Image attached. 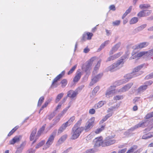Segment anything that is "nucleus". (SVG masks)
<instances>
[{
    "label": "nucleus",
    "instance_id": "f257e3e1",
    "mask_svg": "<svg viewBox=\"0 0 153 153\" xmlns=\"http://www.w3.org/2000/svg\"><path fill=\"white\" fill-rule=\"evenodd\" d=\"M148 65V64L144 63L137 66L133 70L132 72L131 73L127 74L125 76V79L117 81L115 82V84L119 85L128 82L129 80L132 78L137 76L143 73L142 71H139L143 68H146Z\"/></svg>",
    "mask_w": 153,
    "mask_h": 153
},
{
    "label": "nucleus",
    "instance_id": "f03ea898",
    "mask_svg": "<svg viewBox=\"0 0 153 153\" xmlns=\"http://www.w3.org/2000/svg\"><path fill=\"white\" fill-rule=\"evenodd\" d=\"M81 123V120L78 121L72 128L71 132V138L72 140H75L78 138L83 131V128L79 127Z\"/></svg>",
    "mask_w": 153,
    "mask_h": 153
},
{
    "label": "nucleus",
    "instance_id": "7ed1b4c3",
    "mask_svg": "<svg viewBox=\"0 0 153 153\" xmlns=\"http://www.w3.org/2000/svg\"><path fill=\"white\" fill-rule=\"evenodd\" d=\"M127 57L126 55L121 57V59L117 61L116 63L108 67L107 68L108 71L113 72L121 68L123 65L125 60Z\"/></svg>",
    "mask_w": 153,
    "mask_h": 153
},
{
    "label": "nucleus",
    "instance_id": "20e7f679",
    "mask_svg": "<svg viewBox=\"0 0 153 153\" xmlns=\"http://www.w3.org/2000/svg\"><path fill=\"white\" fill-rule=\"evenodd\" d=\"M95 118L92 117L86 122L84 127V130L86 131H89L93 126Z\"/></svg>",
    "mask_w": 153,
    "mask_h": 153
},
{
    "label": "nucleus",
    "instance_id": "39448f33",
    "mask_svg": "<svg viewBox=\"0 0 153 153\" xmlns=\"http://www.w3.org/2000/svg\"><path fill=\"white\" fill-rule=\"evenodd\" d=\"M94 142L95 143L94 145L95 147H98L100 146L104 147V141H102V137L95 138L94 140Z\"/></svg>",
    "mask_w": 153,
    "mask_h": 153
},
{
    "label": "nucleus",
    "instance_id": "423d86ee",
    "mask_svg": "<svg viewBox=\"0 0 153 153\" xmlns=\"http://www.w3.org/2000/svg\"><path fill=\"white\" fill-rule=\"evenodd\" d=\"M57 130H55L53 132L51 135L49 137L48 141L46 143V145L47 147H49L53 143L56 132Z\"/></svg>",
    "mask_w": 153,
    "mask_h": 153
},
{
    "label": "nucleus",
    "instance_id": "0eeeda50",
    "mask_svg": "<svg viewBox=\"0 0 153 153\" xmlns=\"http://www.w3.org/2000/svg\"><path fill=\"white\" fill-rule=\"evenodd\" d=\"M133 85L132 82L128 84L124 87L119 89H117L116 91L118 93H123L128 91Z\"/></svg>",
    "mask_w": 153,
    "mask_h": 153
},
{
    "label": "nucleus",
    "instance_id": "6e6552de",
    "mask_svg": "<svg viewBox=\"0 0 153 153\" xmlns=\"http://www.w3.org/2000/svg\"><path fill=\"white\" fill-rule=\"evenodd\" d=\"M116 142V140L109 137H107L104 140V146L112 145Z\"/></svg>",
    "mask_w": 153,
    "mask_h": 153
},
{
    "label": "nucleus",
    "instance_id": "1a4fd4ad",
    "mask_svg": "<svg viewBox=\"0 0 153 153\" xmlns=\"http://www.w3.org/2000/svg\"><path fill=\"white\" fill-rule=\"evenodd\" d=\"M151 10H143L140 11L138 14L137 16L140 17H143L149 15L151 13Z\"/></svg>",
    "mask_w": 153,
    "mask_h": 153
},
{
    "label": "nucleus",
    "instance_id": "9d476101",
    "mask_svg": "<svg viewBox=\"0 0 153 153\" xmlns=\"http://www.w3.org/2000/svg\"><path fill=\"white\" fill-rule=\"evenodd\" d=\"M118 93L116 90H112L111 88L108 89L106 91L105 93V96L107 98H109L112 96L113 94L115 93Z\"/></svg>",
    "mask_w": 153,
    "mask_h": 153
},
{
    "label": "nucleus",
    "instance_id": "9b49d317",
    "mask_svg": "<svg viewBox=\"0 0 153 153\" xmlns=\"http://www.w3.org/2000/svg\"><path fill=\"white\" fill-rule=\"evenodd\" d=\"M103 74L101 73L98 74L97 76L92 78L91 81L90 83V85L91 86L93 85L94 84L97 82L99 79H100L102 76Z\"/></svg>",
    "mask_w": 153,
    "mask_h": 153
},
{
    "label": "nucleus",
    "instance_id": "f8f14e48",
    "mask_svg": "<svg viewBox=\"0 0 153 153\" xmlns=\"http://www.w3.org/2000/svg\"><path fill=\"white\" fill-rule=\"evenodd\" d=\"M22 136L21 135L16 136L10 141V144L13 145L15 143H18L21 139Z\"/></svg>",
    "mask_w": 153,
    "mask_h": 153
},
{
    "label": "nucleus",
    "instance_id": "ddd939ff",
    "mask_svg": "<svg viewBox=\"0 0 153 153\" xmlns=\"http://www.w3.org/2000/svg\"><path fill=\"white\" fill-rule=\"evenodd\" d=\"M149 44V43L147 42H144L140 43L135 45L134 49H138L143 48L146 47Z\"/></svg>",
    "mask_w": 153,
    "mask_h": 153
},
{
    "label": "nucleus",
    "instance_id": "4468645a",
    "mask_svg": "<svg viewBox=\"0 0 153 153\" xmlns=\"http://www.w3.org/2000/svg\"><path fill=\"white\" fill-rule=\"evenodd\" d=\"M82 74L81 72L79 71H77L75 76L73 79V82L74 83L77 82L80 79Z\"/></svg>",
    "mask_w": 153,
    "mask_h": 153
},
{
    "label": "nucleus",
    "instance_id": "2eb2a0df",
    "mask_svg": "<svg viewBox=\"0 0 153 153\" xmlns=\"http://www.w3.org/2000/svg\"><path fill=\"white\" fill-rule=\"evenodd\" d=\"M122 54L121 53H118L113 55L109 57L107 59L106 62L114 60L119 57Z\"/></svg>",
    "mask_w": 153,
    "mask_h": 153
},
{
    "label": "nucleus",
    "instance_id": "dca6fc26",
    "mask_svg": "<svg viewBox=\"0 0 153 153\" xmlns=\"http://www.w3.org/2000/svg\"><path fill=\"white\" fill-rule=\"evenodd\" d=\"M78 94V92L77 91H74L71 90L68 92L67 97L73 98L77 95Z\"/></svg>",
    "mask_w": 153,
    "mask_h": 153
},
{
    "label": "nucleus",
    "instance_id": "f3484780",
    "mask_svg": "<svg viewBox=\"0 0 153 153\" xmlns=\"http://www.w3.org/2000/svg\"><path fill=\"white\" fill-rule=\"evenodd\" d=\"M93 35L92 33H89V32H87L86 33H85L83 34L82 38V40L85 41L86 39V36H87V39L88 40H90L91 39Z\"/></svg>",
    "mask_w": 153,
    "mask_h": 153
},
{
    "label": "nucleus",
    "instance_id": "a211bd4d",
    "mask_svg": "<svg viewBox=\"0 0 153 153\" xmlns=\"http://www.w3.org/2000/svg\"><path fill=\"white\" fill-rule=\"evenodd\" d=\"M61 78V75H58L56 77H55L53 80L51 86L52 87H56L58 85L56 83Z\"/></svg>",
    "mask_w": 153,
    "mask_h": 153
},
{
    "label": "nucleus",
    "instance_id": "6ab92c4d",
    "mask_svg": "<svg viewBox=\"0 0 153 153\" xmlns=\"http://www.w3.org/2000/svg\"><path fill=\"white\" fill-rule=\"evenodd\" d=\"M137 148V146L134 145L131 146L130 149L128 150L126 153H137V150L136 151Z\"/></svg>",
    "mask_w": 153,
    "mask_h": 153
},
{
    "label": "nucleus",
    "instance_id": "aec40b11",
    "mask_svg": "<svg viewBox=\"0 0 153 153\" xmlns=\"http://www.w3.org/2000/svg\"><path fill=\"white\" fill-rule=\"evenodd\" d=\"M106 103L105 101H100L98 103L95 105L94 107L95 109H97L102 107L104 104Z\"/></svg>",
    "mask_w": 153,
    "mask_h": 153
},
{
    "label": "nucleus",
    "instance_id": "412c9836",
    "mask_svg": "<svg viewBox=\"0 0 153 153\" xmlns=\"http://www.w3.org/2000/svg\"><path fill=\"white\" fill-rule=\"evenodd\" d=\"M68 126L65 123H63L58 129V134H59L61 133Z\"/></svg>",
    "mask_w": 153,
    "mask_h": 153
},
{
    "label": "nucleus",
    "instance_id": "4be33fe9",
    "mask_svg": "<svg viewBox=\"0 0 153 153\" xmlns=\"http://www.w3.org/2000/svg\"><path fill=\"white\" fill-rule=\"evenodd\" d=\"M91 63L90 62H88V63L86 66L82 68V69L85 72H87L90 71L91 69Z\"/></svg>",
    "mask_w": 153,
    "mask_h": 153
},
{
    "label": "nucleus",
    "instance_id": "5701e85b",
    "mask_svg": "<svg viewBox=\"0 0 153 153\" xmlns=\"http://www.w3.org/2000/svg\"><path fill=\"white\" fill-rule=\"evenodd\" d=\"M146 26L147 25L146 24H143L136 28L134 30L137 33L142 30L143 29L145 28L146 27Z\"/></svg>",
    "mask_w": 153,
    "mask_h": 153
},
{
    "label": "nucleus",
    "instance_id": "b1692460",
    "mask_svg": "<svg viewBox=\"0 0 153 153\" xmlns=\"http://www.w3.org/2000/svg\"><path fill=\"white\" fill-rule=\"evenodd\" d=\"M75 119V117L74 116L72 117L68 120V121L66 122L65 123L68 126H70L72 122L74 121Z\"/></svg>",
    "mask_w": 153,
    "mask_h": 153
},
{
    "label": "nucleus",
    "instance_id": "393cba45",
    "mask_svg": "<svg viewBox=\"0 0 153 153\" xmlns=\"http://www.w3.org/2000/svg\"><path fill=\"white\" fill-rule=\"evenodd\" d=\"M147 88V85H144L141 86L137 89V91L139 93L143 92Z\"/></svg>",
    "mask_w": 153,
    "mask_h": 153
},
{
    "label": "nucleus",
    "instance_id": "a878e982",
    "mask_svg": "<svg viewBox=\"0 0 153 153\" xmlns=\"http://www.w3.org/2000/svg\"><path fill=\"white\" fill-rule=\"evenodd\" d=\"M153 137V135L151 133H149L144 134L142 137V138L143 139H147Z\"/></svg>",
    "mask_w": 153,
    "mask_h": 153
},
{
    "label": "nucleus",
    "instance_id": "bb28decb",
    "mask_svg": "<svg viewBox=\"0 0 153 153\" xmlns=\"http://www.w3.org/2000/svg\"><path fill=\"white\" fill-rule=\"evenodd\" d=\"M132 6H130L128 9L127 10L125 13L123 14L122 16V19H123L131 10Z\"/></svg>",
    "mask_w": 153,
    "mask_h": 153
},
{
    "label": "nucleus",
    "instance_id": "cd10ccee",
    "mask_svg": "<svg viewBox=\"0 0 153 153\" xmlns=\"http://www.w3.org/2000/svg\"><path fill=\"white\" fill-rule=\"evenodd\" d=\"M147 125V123L146 122H140L136 125L137 128L140 127L143 128L145 127Z\"/></svg>",
    "mask_w": 153,
    "mask_h": 153
},
{
    "label": "nucleus",
    "instance_id": "c85d7f7f",
    "mask_svg": "<svg viewBox=\"0 0 153 153\" xmlns=\"http://www.w3.org/2000/svg\"><path fill=\"white\" fill-rule=\"evenodd\" d=\"M36 131L37 129L36 128H35L32 131L30 136V140L32 141L33 140L34 137L36 134Z\"/></svg>",
    "mask_w": 153,
    "mask_h": 153
},
{
    "label": "nucleus",
    "instance_id": "c756f323",
    "mask_svg": "<svg viewBox=\"0 0 153 153\" xmlns=\"http://www.w3.org/2000/svg\"><path fill=\"white\" fill-rule=\"evenodd\" d=\"M101 62V60H99L97 63L94 68V70L93 72V73L94 74L96 72V71L99 68L100 66V63Z\"/></svg>",
    "mask_w": 153,
    "mask_h": 153
},
{
    "label": "nucleus",
    "instance_id": "7c9ffc66",
    "mask_svg": "<svg viewBox=\"0 0 153 153\" xmlns=\"http://www.w3.org/2000/svg\"><path fill=\"white\" fill-rule=\"evenodd\" d=\"M63 95L64 93H61L58 94L55 100L56 102L57 103L59 102L60 100L63 97Z\"/></svg>",
    "mask_w": 153,
    "mask_h": 153
},
{
    "label": "nucleus",
    "instance_id": "2f4dec72",
    "mask_svg": "<svg viewBox=\"0 0 153 153\" xmlns=\"http://www.w3.org/2000/svg\"><path fill=\"white\" fill-rule=\"evenodd\" d=\"M70 107V106L69 105L64 109L59 114V116L61 117L63 116L64 114L66 113Z\"/></svg>",
    "mask_w": 153,
    "mask_h": 153
},
{
    "label": "nucleus",
    "instance_id": "473e14b6",
    "mask_svg": "<svg viewBox=\"0 0 153 153\" xmlns=\"http://www.w3.org/2000/svg\"><path fill=\"white\" fill-rule=\"evenodd\" d=\"M70 107V106L69 105L64 109L59 114V116L61 117L63 116L64 114L66 113Z\"/></svg>",
    "mask_w": 153,
    "mask_h": 153
},
{
    "label": "nucleus",
    "instance_id": "72a5a7b5",
    "mask_svg": "<svg viewBox=\"0 0 153 153\" xmlns=\"http://www.w3.org/2000/svg\"><path fill=\"white\" fill-rule=\"evenodd\" d=\"M137 57H140L143 56H147V52L146 51H142L139 52L137 54Z\"/></svg>",
    "mask_w": 153,
    "mask_h": 153
},
{
    "label": "nucleus",
    "instance_id": "f704fd0d",
    "mask_svg": "<svg viewBox=\"0 0 153 153\" xmlns=\"http://www.w3.org/2000/svg\"><path fill=\"white\" fill-rule=\"evenodd\" d=\"M138 20V18L137 17H134L132 18L130 21V24H133L137 23Z\"/></svg>",
    "mask_w": 153,
    "mask_h": 153
},
{
    "label": "nucleus",
    "instance_id": "c9c22d12",
    "mask_svg": "<svg viewBox=\"0 0 153 153\" xmlns=\"http://www.w3.org/2000/svg\"><path fill=\"white\" fill-rule=\"evenodd\" d=\"M150 7L149 4H141L139 6V7L140 9H143L148 8Z\"/></svg>",
    "mask_w": 153,
    "mask_h": 153
},
{
    "label": "nucleus",
    "instance_id": "e433bc0d",
    "mask_svg": "<svg viewBox=\"0 0 153 153\" xmlns=\"http://www.w3.org/2000/svg\"><path fill=\"white\" fill-rule=\"evenodd\" d=\"M105 126H102L100 128L97 129L95 131V133L96 134H98L100 133L104 129Z\"/></svg>",
    "mask_w": 153,
    "mask_h": 153
},
{
    "label": "nucleus",
    "instance_id": "4c0bfd02",
    "mask_svg": "<svg viewBox=\"0 0 153 153\" xmlns=\"http://www.w3.org/2000/svg\"><path fill=\"white\" fill-rule=\"evenodd\" d=\"M67 135H63L60 138L58 142L60 143H62L66 139L67 137Z\"/></svg>",
    "mask_w": 153,
    "mask_h": 153
},
{
    "label": "nucleus",
    "instance_id": "58836bf2",
    "mask_svg": "<svg viewBox=\"0 0 153 153\" xmlns=\"http://www.w3.org/2000/svg\"><path fill=\"white\" fill-rule=\"evenodd\" d=\"M25 146V143H22L19 146V147H18L17 150L19 151L21 153L23 150Z\"/></svg>",
    "mask_w": 153,
    "mask_h": 153
},
{
    "label": "nucleus",
    "instance_id": "ea45409f",
    "mask_svg": "<svg viewBox=\"0 0 153 153\" xmlns=\"http://www.w3.org/2000/svg\"><path fill=\"white\" fill-rule=\"evenodd\" d=\"M45 128V126H43L38 131L36 136L39 137L41 135V133H42V132L44 130Z\"/></svg>",
    "mask_w": 153,
    "mask_h": 153
},
{
    "label": "nucleus",
    "instance_id": "a19ab883",
    "mask_svg": "<svg viewBox=\"0 0 153 153\" xmlns=\"http://www.w3.org/2000/svg\"><path fill=\"white\" fill-rule=\"evenodd\" d=\"M100 89L99 86H97L92 91V94L93 95H95L96 93Z\"/></svg>",
    "mask_w": 153,
    "mask_h": 153
},
{
    "label": "nucleus",
    "instance_id": "79ce46f5",
    "mask_svg": "<svg viewBox=\"0 0 153 153\" xmlns=\"http://www.w3.org/2000/svg\"><path fill=\"white\" fill-rule=\"evenodd\" d=\"M120 46V43H118L115 45L112 48L114 50V52H115L118 49Z\"/></svg>",
    "mask_w": 153,
    "mask_h": 153
},
{
    "label": "nucleus",
    "instance_id": "37998d69",
    "mask_svg": "<svg viewBox=\"0 0 153 153\" xmlns=\"http://www.w3.org/2000/svg\"><path fill=\"white\" fill-rule=\"evenodd\" d=\"M61 83L62 84V87L64 88L66 86L67 83V80L65 79H63L62 80Z\"/></svg>",
    "mask_w": 153,
    "mask_h": 153
},
{
    "label": "nucleus",
    "instance_id": "c03bdc74",
    "mask_svg": "<svg viewBox=\"0 0 153 153\" xmlns=\"http://www.w3.org/2000/svg\"><path fill=\"white\" fill-rule=\"evenodd\" d=\"M45 142L44 141L42 140L38 143L37 145L36 146L35 148L36 149H38L39 147L43 146L45 143Z\"/></svg>",
    "mask_w": 153,
    "mask_h": 153
},
{
    "label": "nucleus",
    "instance_id": "a18cd8bd",
    "mask_svg": "<svg viewBox=\"0 0 153 153\" xmlns=\"http://www.w3.org/2000/svg\"><path fill=\"white\" fill-rule=\"evenodd\" d=\"M76 65H75L68 72V75H70L75 70L76 68Z\"/></svg>",
    "mask_w": 153,
    "mask_h": 153
},
{
    "label": "nucleus",
    "instance_id": "49530a36",
    "mask_svg": "<svg viewBox=\"0 0 153 153\" xmlns=\"http://www.w3.org/2000/svg\"><path fill=\"white\" fill-rule=\"evenodd\" d=\"M55 114H56V113L55 111H53V112H52L50 114H49L48 116V119L50 120H51L54 116Z\"/></svg>",
    "mask_w": 153,
    "mask_h": 153
},
{
    "label": "nucleus",
    "instance_id": "de8ad7c7",
    "mask_svg": "<svg viewBox=\"0 0 153 153\" xmlns=\"http://www.w3.org/2000/svg\"><path fill=\"white\" fill-rule=\"evenodd\" d=\"M44 100V97H41L39 98V101L38 103V106H40L43 102Z\"/></svg>",
    "mask_w": 153,
    "mask_h": 153
},
{
    "label": "nucleus",
    "instance_id": "09e8293b",
    "mask_svg": "<svg viewBox=\"0 0 153 153\" xmlns=\"http://www.w3.org/2000/svg\"><path fill=\"white\" fill-rule=\"evenodd\" d=\"M152 78H153V72L147 75L146 76L145 79H149Z\"/></svg>",
    "mask_w": 153,
    "mask_h": 153
},
{
    "label": "nucleus",
    "instance_id": "8fccbe9b",
    "mask_svg": "<svg viewBox=\"0 0 153 153\" xmlns=\"http://www.w3.org/2000/svg\"><path fill=\"white\" fill-rule=\"evenodd\" d=\"M109 40H106V41H105L100 46H101V47L103 48L106 45L108 44L109 43Z\"/></svg>",
    "mask_w": 153,
    "mask_h": 153
},
{
    "label": "nucleus",
    "instance_id": "3c124183",
    "mask_svg": "<svg viewBox=\"0 0 153 153\" xmlns=\"http://www.w3.org/2000/svg\"><path fill=\"white\" fill-rule=\"evenodd\" d=\"M123 98V96L121 95H117L114 97V100H119L122 99Z\"/></svg>",
    "mask_w": 153,
    "mask_h": 153
},
{
    "label": "nucleus",
    "instance_id": "603ef678",
    "mask_svg": "<svg viewBox=\"0 0 153 153\" xmlns=\"http://www.w3.org/2000/svg\"><path fill=\"white\" fill-rule=\"evenodd\" d=\"M147 52V56H152L153 55V49L149 50L146 51Z\"/></svg>",
    "mask_w": 153,
    "mask_h": 153
},
{
    "label": "nucleus",
    "instance_id": "864d4df0",
    "mask_svg": "<svg viewBox=\"0 0 153 153\" xmlns=\"http://www.w3.org/2000/svg\"><path fill=\"white\" fill-rule=\"evenodd\" d=\"M120 23V20H116L113 22L112 24L114 26H118V25Z\"/></svg>",
    "mask_w": 153,
    "mask_h": 153
},
{
    "label": "nucleus",
    "instance_id": "5fc2aeb1",
    "mask_svg": "<svg viewBox=\"0 0 153 153\" xmlns=\"http://www.w3.org/2000/svg\"><path fill=\"white\" fill-rule=\"evenodd\" d=\"M153 83V82L152 80H149L146 82L145 83V85H147V87L148 85H151Z\"/></svg>",
    "mask_w": 153,
    "mask_h": 153
},
{
    "label": "nucleus",
    "instance_id": "6e6d98bb",
    "mask_svg": "<svg viewBox=\"0 0 153 153\" xmlns=\"http://www.w3.org/2000/svg\"><path fill=\"white\" fill-rule=\"evenodd\" d=\"M137 126L136 125H135L133 127L131 128H130L129 130H128L129 131H133L134 130H135V129H137Z\"/></svg>",
    "mask_w": 153,
    "mask_h": 153
},
{
    "label": "nucleus",
    "instance_id": "4d7b16f0",
    "mask_svg": "<svg viewBox=\"0 0 153 153\" xmlns=\"http://www.w3.org/2000/svg\"><path fill=\"white\" fill-rule=\"evenodd\" d=\"M152 117L150 113L147 114L145 116L146 119H149L150 118Z\"/></svg>",
    "mask_w": 153,
    "mask_h": 153
},
{
    "label": "nucleus",
    "instance_id": "13d9d810",
    "mask_svg": "<svg viewBox=\"0 0 153 153\" xmlns=\"http://www.w3.org/2000/svg\"><path fill=\"white\" fill-rule=\"evenodd\" d=\"M95 110L94 109L92 108L90 109L89 110V113L90 114H94L95 113Z\"/></svg>",
    "mask_w": 153,
    "mask_h": 153
},
{
    "label": "nucleus",
    "instance_id": "bf43d9fd",
    "mask_svg": "<svg viewBox=\"0 0 153 153\" xmlns=\"http://www.w3.org/2000/svg\"><path fill=\"white\" fill-rule=\"evenodd\" d=\"M109 8L110 10H112L113 11L115 10V6L114 5H112L109 6Z\"/></svg>",
    "mask_w": 153,
    "mask_h": 153
},
{
    "label": "nucleus",
    "instance_id": "052dcab7",
    "mask_svg": "<svg viewBox=\"0 0 153 153\" xmlns=\"http://www.w3.org/2000/svg\"><path fill=\"white\" fill-rule=\"evenodd\" d=\"M127 149L125 148L119 151L118 153H124L126 151Z\"/></svg>",
    "mask_w": 153,
    "mask_h": 153
},
{
    "label": "nucleus",
    "instance_id": "680f3d73",
    "mask_svg": "<svg viewBox=\"0 0 153 153\" xmlns=\"http://www.w3.org/2000/svg\"><path fill=\"white\" fill-rule=\"evenodd\" d=\"M120 104H117L116 105H114V106H112V107L113 108V109L115 111L116 109H117L120 107Z\"/></svg>",
    "mask_w": 153,
    "mask_h": 153
},
{
    "label": "nucleus",
    "instance_id": "e2e57ef3",
    "mask_svg": "<svg viewBox=\"0 0 153 153\" xmlns=\"http://www.w3.org/2000/svg\"><path fill=\"white\" fill-rule=\"evenodd\" d=\"M61 106L62 104H61L60 103H59L58 105L56 107L55 111H57L61 107Z\"/></svg>",
    "mask_w": 153,
    "mask_h": 153
},
{
    "label": "nucleus",
    "instance_id": "0e129e2a",
    "mask_svg": "<svg viewBox=\"0 0 153 153\" xmlns=\"http://www.w3.org/2000/svg\"><path fill=\"white\" fill-rule=\"evenodd\" d=\"M35 150L33 149H30L28 150V153H35Z\"/></svg>",
    "mask_w": 153,
    "mask_h": 153
},
{
    "label": "nucleus",
    "instance_id": "69168bd1",
    "mask_svg": "<svg viewBox=\"0 0 153 153\" xmlns=\"http://www.w3.org/2000/svg\"><path fill=\"white\" fill-rule=\"evenodd\" d=\"M89 51V49L87 47H86L83 50V52H84L85 53H88Z\"/></svg>",
    "mask_w": 153,
    "mask_h": 153
},
{
    "label": "nucleus",
    "instance_id": "338daca9",
    "mask_svg": "<svg viewBox=\"0 0 153 153\" xmlns=\"http://www.w3.org/2000/svg\"><path fill=\"white\" fill-rule=\"evenodd\" d=\"M67 98V97H64L63 99L59 103L61 104L62 105L66 101Z\"/></svg>",
    "mask_w": 153,
    "mask_h": 153
},
{
    "label": "nucleus",
    "instance_id": "774afa93",
    "mask_svg": "<svg viewBox=\"0 0 153 153\" xmlns=\"http://www.w3.org/2000/svg\"><path fill=\"white\" fill-rule=\"evenodd\" d=\"M114 111V109L112 107V106H111V107L110 108H108L107 110V112H110L113 111Z\"/></svg>",
    "mask_w": 153,
    "mask_h": 153
}]
</instances>
